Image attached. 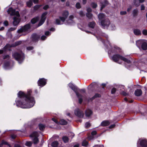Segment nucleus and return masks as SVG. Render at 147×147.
Here are the masks:
<instances>
[{"label":"nucleus","mask_w":147,"mask_h":147,"mask_svg":"<svg viewBox=\"0 0 147 147\" xmlns=\"http://www.w3.org/2000/svg\"><path fill=\"white\" fill-rule=\"evenodd\" d=\"M32 90L28 89L27 92L20 91L17 94L15 102L16 106L22 108H29L33 107L35 102L31 96Z\"/></svg>","instance_id":"nucleus-1"},{"label":"nucleus","mask_w":147,"mask_h":147,"mask_svg":"<svg viewBox=\"0 0 147 147\" xmlns=\"http://www.w3.org/2000/svg\"><path fill=\"white\" fill-rule=\"evenodd\" d=\"M12 57L20 63H22L25 59L24 54H20L17 52H15L12 54Z\"/></svg>","instance_id":"nucleus-2"},{"label":"nucleus","mask_w":147,"mask_h":147,"mask_svg":"<svg viewBox=\"0 0 147 147\" xmlns=\"http://www.w3.org/2000/svg\"><path fill=\"white\" fill-rule=\"evenodd\" d=\"M31 28V26L30 23L26 24L24 25L21 26L20 28L17 31V32L19 34L23 32H28Z\"/></svg>","instance_id":"nucleus-3"},{"label":"nucleus","mask_w":147,"mask_h":147,"mask_svg":"<svg viewBox=\"0 0 147 147\" xmlns=\"http://www.w3.org/2000/svg\"><path fill=\"white\" fill-rule=\"evenodd\" d=\"M68 86L69 88L75 92L78 98H80V97L82 98V95L79 93L78 90L79 89L78 88L77 86H75L71 83H69L68 84Z\"/></svg>","instance_id":"nucleus-4"},{"label":"nucleus","mask_w":147,"mask_h":147,"mask_svg":"<svg viewBox=\"0 0 147 147\" xmlns=\"http://www.w3.org/2000/svg\"><path fill=\"white\" fill-rule=\"evenodd\" d=\"M137 147H147V139L146 138L139 139L137 143Z\"/></svg>","instance_id":"nucleus-5"},{"label":"nucleus","mask_w":147,"mask_h":147,"mask_svg":"<svg viewBox=\"0 0 147 147\" xmlns=\"http://www.w3.org/2000/svg\"><path fill=\"white\" fill-rule=\"evenodd\" d=\"M7 12L11 16H16L18 17L20 16L19 12L18 11H16L15 9H13L12 7L9 8Z\"/></svg>","instance_id":"nucleus-6"},{"label":"nucleus","mask_w":147,"mask_h":147,"mask_svg":"<svg viewBox=\"0 0 147 147\" xmlns=\"http://www.w3.org/2000/svg\"><path fill=\"white\" fill-rule=\"evenodd\" d=\"M30 137L31 138L34 137L33 141V143L35 144H36L38 143L39 141L38 138V133L36 131L33 132L30 135Z\"/></svg>","instance_id":"nucleus-7"},{"label":"nucleus","mask_w":147,"mask_h":147,"mask_svg":"<svg viewBox=\"0 0 147 147\" xmlns=\"http://www.w3.org/2000/svg\"><path fill=\"white\" fill-rule=\"evenodd\" d=\"M69 15L68 11L67 10H65L63 11L62 14L63 16H59V18L62 22H64L68 17Z\"/></svg>","instance_id":"nucleus-8"},{"label":"nucleus","mask_w":147,"mask_h":147,"mask_svg":"<svg viewBox=\"0 0 147 147\" xmlns=\"http://www.w3.org/2000/svg\"><path fill=\"white\" fill-rule=\"evenodd\" d=\"M40 38V36L36 33L33 34L31 36V41L34 42H37Z\"/></svg>","instance_id":"nucleus-9"},{"label":"nucleus","mask_w":147,"mask_h":147,"mask_svg":"<svg viewBox=\"0 0 147 147\" xmlns=\"http://www.w3.org/2000/svg\"><path fill=\"white\" fill-rule=\"evenodd\" d=\"M100 24L103 27H108L110 24V22L109 19L107 18L103 20H102L100 22Z\"/></svg>","instance_id":"nucleus-10"},{"label":"nucleus","mask_w":147,"mask_h":147,"mask_svg":"<svg viewBox=\"0 0 147 147\" xmlns=\"http://www.w3.org/2000/svg\"><path fill=\"white\" fill-rule=\"evenodd\" d=\"M122 56L119 54H115L112 57V59L114 62L119 63L118 61L119 59H121Z\"/></svg>","instance_id":"nucleus-11"},{"label":"nucleus","mask_w":147,"mask_h":147,"mask_svg":"<svg viewBox=\"0 0 147 147\" xmlns=\"http://www.w3.org/2000/svg\"><path fill=\"white\" fill-rule=\"evenodd\" d=\"M38 86L42 87L45 86L47 84V80L45 78H40L38 81Z\"/></svg>","instance_id":"nucleus-12"},{"label":"nucleus","mask_w":147,"mask_h":147,"mask_svg":"<svg viewBox=\"0 0 147 147\" xmlns=\"http://www.w3.org/2000/svg\"><path fill=\"white\" fill-rule=\"evenodd\" d=\"M74 113L76 116L79 118H82L83 117L84 115V113L78 109H77L75 110Z\"/></svg>","instance_id":"nucleus-13"},{"label":"nucleus","mask_w":147,"mask_h":147,"mask_svg":"<svg viewBox=\"0 0 147 147\" xmlns=\"http://www.w3.org/2000/svg\"><path fill=\"white\" fill-rule=\"evenodd\" d=\"M138 43L141 44V48L143 50H147V43L145 42H142L141 40H139L137 41Z\"/></svg>","instance_id":"nucleus-14"},{"label":"nucleus","mask_w":147,"mask_h":147,"mask_svg":"<svg viewBox=\"0 0 147 147\" xmlns=\"http://www.w3.org/2000/svg\"><path fill=\"white\" fill-rule=\"evenodd\" d=\"M20 19L17 17H14L13 18V24L14 26L18 25L20 22Z\"/></svg>","instance_id":"nucleus-15"},{"label":"nucleus","mask_w":147,"mask_h":147,"mask_svg":"<svg viewBox=\"0 0 147 147\" xmlns=\"http://www.w3.org/2000/svg\"><path fill=\"white\" fill-rule=\"evenodd\" d=\"M98 17L99 21L101 22L102 20H103L105 18H107L105 16V15L103 13H99L98 16Z\"/></svg>","instance_id":"nucleus-16"},{"label":"nucleus","mask_w":147,"mask_h":147,"mask_svg":"<svg viewBox=\"0 0 147 147\" xmlns=\"http://www.w3.org/2000/svg\"><path fill=\"white\" fill-rule=\"evenodd\" d=\"M39 20V17L38 16L35 17L31 20L30 22L32 24H34L37 22Z\"/></svg>","instance_id":"nucleus-17"},{"label":"nucleus","mask_w":147,"mask_h":147,"mask_svg":"<svg viewBox=\"0 0 147 147\" xmlns=\"http://www.w3.org/2000/svg\"><path fill=\"white\" fill-rule=\"evenodd\" d=\"M134 94L136 96H140L142 94V90L140 89H136L135 91Z\"/></svg>","instance_id":"nucleus-18"},{"label":"nucleus","mask_w":147,"mask_h":147,"mask_svg":"<svg viewBox=\"0 0 147 147\" xmlns=\"http://www.w3.org/2000/svg\"><path fill=\"white\" fill-rule=\"evenodd\" d=\"M93 113L92 111L90 109L86 110L85 111V114L86 116L87 117H89Z\"/></svg>","instance_id":"nucleus-19"},{"label":"nucleus","mask_w":147,"mask_h":147,"mask_svg":"<svg viewBox=\"0 0 147 147\" xmlns=\"http://www.w3.org/2000/svg\"><path fill=\"white\" fill-rule=\"evenodd\" d=\"M101 97V95L100 94L98 93H96L93 97L89 99V100L91 101H92L96 98H100Z\"/></svg>","instance_id":"nucleus-20"},{"label":"nucleus","mask_w":147,"mask_h":147,"mask_svg":"<svg viewBox=\"0 0 147 147\" xmlns=\"http://www.w3.org/2000/svg\"><path fill=\"white\" fill-rule=\"evenodd\" d=\"M109 3L107 1L105 0L103 3H102L101 5L100 10H102L106 6L108 5Z\"/></svg>","instance_id":"nucleus-21"},{"label":"nucleus","mask_w":147,"mask_h":147,"mask_svg":"<svg viewBox=\"0 0 147 147\" xmlns=\"http://www.w3.org/2000/svg\"><path fill=\"white\" fill-rule=\"evenodd\" d=\"M46 20V18H44V19L41 18L38 24L36 25V28H37L38 27L41 26L42 24H44V22H45Z\"/></svg>","instance_id":"nucleus-22"},{"label":"nucleus","mask_w":147,"mask_h":147,"mask_svg":"<svg viewBox=\"0 0 147 147\" xmlns=\"http://www.w3.org/2000/svg\"><path fill=\"white\" fill-rule=\"evenodd\" d=\"M134 33L136 35L139 36L141 35L140 30L138 29H135L134 30Z\"/></svg>","instance_id":"nucleus-23"},{"label":"nucleus","mask_w":147,"mask_h":147,"mask_svg":"<svg viewBox=\"0 0 147 147\" xmlns=\"http://www.w3.org/2000/svg\"><path fill=\"white\" fill-rule=\"evenodd\" d=\"M109 122L107 120L103 121L101 123V125L103 127L108 126L110 124Z\"/></svg>","instance_id":"nucleus-24"},{"label":"nucleus","mask_w":147,"mask_h":147,"mask_svg":"<svg viewBox=\"0 0 147 147\" xmlns=\"http://www.w3.org/2000/svg\"><path fill=\"white\" fill-rule=\"evenodd\" d=\"M67 122L65 120L63 119H60L59 123L62 125H65L67 124Z\"/></svg>","instance_id":"nucleus-25"},{"label":"nucleus","mask_w":147,"mask_h":147,"mask_svg":"<svg viewBox=\"0 0 147 147\" xmlns=\"http://www.w3.org/2000/svg\"><path fill=\"white\" fill-rule=\"evenodd\" d=\"M38 127L39 130L43 131L45 129L46 126L45 125L40 123L38 124Z\"/></svg>","instance_id":"nucleus-26"},{"label":"nucleus","mask_w":147,"mask_h":147,"mask_svg":"<svg viewBox=\"0 0 147 147\" xmlns=\"http://www.w3.org/2000/svg\"><path fill=\"white\" fill-rule=\"evenodd\" d=\"M12 47H13V44H7L3 48L5 51H6L7 49L9 48H10Z\"/></svg>","instance_id":"nucleus-27"},{"label":"nucleus","mask_w":147,"mask_h":147,"mask_svg":"<svg viewBox=\"0 0 147 147\" xmlns=\"http://www.w3.org/2000/svg\"><path fill=\"white\" fill-rule=\"evenodd\" d=\"M95 25V22L93 21L90 22L88 24V26L89 27L94 28Z\"/></svg>","instance_id":"nucleus-28"},{"label":"nucleus","mask_w":147,"mask_h":147,"mask_svg":"<svg viewBox=\"0 0 147 147\" xmlns=\"http://www.w3.org/2000/svg\"><path fill=\"white\" fill-rule=\"evenodd\" d=\"M62 140L65 143L68 142L69 140L68 137L66 136H63L62 138Z\"/></svg>","instance_id":"nucleus-29"},{"label":"nucleus","mask_w":147,"mask_h":147,"mask_svg":"<svg viewBox=\"0 0 147 147\" xmlns=\"http://www.w3.org/2000/svg\"><path fill=\"white\" fill-rule=\"evenodd\" d=\"M138 14V11L137 9H135L133 10L132 12L133 16L134 17H136Z\"/></svg>","instance_id":"nucleus-30"},{"label":"nucleus","mask_w":147,"mask_h":147,"mask_svg":"<svg viewBox=\"0 0 147 147\" xmlns=\"http://www.w3.org/2000/svg\"><path fill=\"white\" fill-rule=\"evenodd\" d=\"M121 58H122L121 60H123L124 61L128 63H130L131 62L130 60L127 59V58L124 57L122 56Z\"/></svg>","instance_id":"nucleus-31"},{"label":"nucleus","mask_w":147,"mask_h":147,"mask_svg":"<svg viewBox=\"0 0 147 147\" xmlns=\"http://www.w3.org/2000/svg\"><path fill=\"white\" fill-rule=\"evenodd\" d=\"M59 143L57 141L53 142L51 143V146L53 147H57Z\"/></svg>","instance_id":"nucleus-32"},{"label":"nucleus","mask_w":147,"mask_h":147,"mask_svg":"<svg viewBox=\"0 0 147 147\" xmlns=\"http://www.w3.org/2000/svg\"><path fill=\"white\" fill-rule=\"evenodd\" d=\"M97 85V84L96 83H92L90 85H89L88 89L91 88H95Z\"/></svg>","instance_id":"nucleus-33"},{"label":"nucleus","mask_w":147,"mask_h":147,"mask_svg":"<svg viewBox=\"0 0 147 147\" xmlns=\"http://www.w3.org/2000/svg\"><path fill=\"white\" fill-rule=\"evenodd\" d=\"M22 43V42L21 41H19L16 42L15 43H13L14 47L21 45Z\"/></svg>","instance_id":"nucleus-34"},{"label":"nucleus","mask_w":147,"mask_h":147,"mask_svg":"<svg viewBox=\"0 0 147 147\" xmlns=\"http://www.w3.org/2000/svg\"><path fill=\"white\" fill-rule=\"evenodd\" d=\"M4 67L7 68L10 66V62L9 61H5L4 63Z\"/></svg>","instance_id":"nucleus-35"},{"label":"nucleus","mask_w":147,"mask_h":147,"mask_svg":"<svg viewBox=\"0 0 147 147\" xmlns=\"http://www.w3.org/2000/svg\"><path fill=\"white\" fill-rule=\"evenodd\" d=\"M86 15L87 17L89 19H92L93 16V15L90 13H87Z\"/></svg>","instance_id":"nucleus-36"},{"label":"nucleus","mask_w":147,"mask_h":147,"mask_svg":"<svg viewBox=\"0 0 147 147\" xmlns=\"http://www.w3.org/2000/svg\"><path fill=\"white\" fill-rule=\"evenodd\" d=\"M88 144V142L86 140H84L82 143V146H87Z\"/></svg>","instance_id":"nucleus-37"},{"label":"nucleus","mask_w":147,"mask_h":147,"mask_svg":"<svg viewBox=\"0 0 147 147\" xmlns=\"http://www.w3.org/2000/svg\"><path fill=\"white\" fill-rule=\"evenodd\" d=\"M27 6L29 7H31L33 5V3L31 1H28L26 2Z\"/></svg>","instance_id":"nucleus-38"},{"label":"nucleus","mask_w":147,"mask_h":147,"mask_svg":"<svg viewBox=\"0 0 147 147\" xmlns=\"http://www.w3.org/2000/svg\"><path fill=\"white\" fill-rule=\"evenodd\" d=\"M41 5H36L34 7V10H37L39 8Z\"/></svg>","instance_id":"nucleus-39"},{"label":"nucleus","mask_w":147,"mask_h":147,"mask_svg":"<svg viewBox=\"0 0 147 147\" xmlns=\"http://www.w3.org/2000/svg\"><path fill=\"white\" fill-rule=\"evenodd\" d=\"M91 5L93 9L96 8L97 6V3L94 2L92 3L91 4Z\"/></svg>","instance_id":"nucleus-40"},{"label":"nucleus","mask_w":147,"mask_h":147,"mask_svg":"<svg viewBox=\"0 0 147 147\" xmlns=\"http://www.w3.org/2000/svg\"><path fill=\"white\" fill-rule=\"evenodd\" d=\"M1 144H4L6 145H7L9 147H10L11 146V145L9 144L7 142L4 140H3L2 141Z\"/></svg>","instance_id":"nucleus-41"},{"label":"nucleus","mask_w":147,"mask_h":147,"mask_svg":"<svg viewBox=\"0 0 147 147\" xmlns=\"http://www.w3.org/2000/svg\"><path fill=\"white\" fill-rule=\"evenodd\" d=\"M133 2L134 5L138 7L139 5V3L138 0H134Z\"/></svg>","instance_id":"nucleus-42"},{"label":"nucleus","mask_w":147,"mask_h":147,"mask_svg":"<svg viewBox=\"0 0 147 147\" xmlns=\"http://www.w3.org/2000/svg\"><path fill=\"white\" fill-rule=\"evenodd\" d=\"M47 12L46 11L43 13L42 15L41 16V18L44 19L46 18V16L47 15Z\"/></svg>","instance_id":"nucleus-43"},{"label":"nucleus","mask_w":147,"mask_h":147,"mask_svg":"<svg viewBox=\"0 0 147 147\" xmlns=\"http://www.w3.org/2000/svg\"><path fill=\"white\" fill-rule=\"evenodd\" d=\"M32 143L30 141H27L25 144V145L28 147H30L32 145Z\"/></svg>","instance_id":"nucleus-44"},{"label":"nucleus","mask_w":147,"mask_h":147,"mask_svg":"<svg viewBox=\"0 0 147 147\" xmlns=\"http://www.w3.org/2000/svg\"><path fill=\"white\" fill-rule=\"evenodd\" d=\"M55 24L58 25L61 24L60 20L59 19H56L55 20Z\"/></svg>","instance_id":"nucleus-45"},{"label":"nucleus","mask_w":147,"mask_h":147,"mask_svg":"<svg viewBox=\"0 0 147 147\" xmlns=\"http://www.w3.org/2000/svg\"><path fill=\"white\" fill-rule=\"evenodd\" d=\"M3 59H9L10 58V56L9 55H4L3 56Z\"/></svg>","instance_id":"nucleus-46"},{"label":"nucleus","mask_w":147,"mask_h":147,"mask_svg":"<svg viewBox=\"0 0 147 147\" xmlns=\"http://www.w3.org/2000/svg\"><path fill=\"white\" fill-rule=\"evenodd\" d=\"M76 8L78 9H80L81 8V6L79 2H77L76 5Z\"/></svg>","instance_id":"nucleus-47"},{"label":"nucleus","mask_w":147,"mask_h":147,"mask_svg":"<svg viewBox=\"0 0 147 147\" xmlns=\"http://www.w3.org/2000/svg\"><path fill=\"white\" fill-rule=\"evenodd\" d=\"M85 127L86 128H89L91 126L90 123L88 122H87L85 123Z\"/></svg>","instance_id":"nucleus-48"},{"label":"nucleus","mask_w":147,"mask_h":147,"mask_svg":"<svg viewBox=\"0 0 147 147\" xmlns=\"http://www.w3.org/2000/svg\"><path fill=\"white\" fill-rule=\"evenodd\" d=\"M116 90V89L115 88H113L111 90V93L112 94H114Z\"/></svg>","instance_id":"nucleus-49"},{"label":"nucleus","mask_w":147,"mask_h":147,"mask_svg":"<svg viewBox=\"0 0 147 147\" xmlns=\"http://www.w3.org/2000/svg\"><path fill=\"white\" fill-rule=\"evenodd\" d=\"M142 34L145 36H147V30L144 29L142 31Z\"/></svg>","instance_id":"nucleus-50"},{"label":"nucleus","mask_w":147,"mask_h":147,"mask_svg":"<svg viewBox=\"0 0 147 147\" xmlns=\"http://www.w3.org/2000/svg\"><path fill=\"white\" fill-rule=\"evenodd\" d=\"M49 8V5H46L43 7V9L44 10H47Z\"/></svg>","instance_id":"nucleus-51"},{"label":"nucleus","mask_w":147,"mask_h":147,"mask_svg":"<svg viewBox=\"0 0 147 147\" xmlns=\"http://www.w3.org/2000/svg\"><path fill=\"white\" fill-rule=\"evenodd\" d=\"M94 138V136H92V135L89 136L88 137V140H93V139Z\"/></svg>","instance_id":"nucleus-52"},{"label":"nucleus","mask_w":147,"mask_h":147,"mask_svg":"<svg viewBox=\"0 0 147 147\" xmlns=\"http://www.w3.org/2000/svg\"><path fill=\"white\" fill-rule=\"evenodd\" d=\"M34 47L32 46L28 47L26 48V49L28 50H31L33 49Z\"/></svg>","instance_id":"nucleus-53"},{"label":"nucleus","mask_w":147,"mask_h":147,"mask_svg":"<svg viewBox=\"0 0 147 147\" xmlns=\"http://www.w3.org/2000/svg\"><path fill=\"white\" fill-rule=\"evenodd\" d=\"M52 120L56 123L57 124H59V121H58L55 118H53L52 119Z\"/></svg>","instance_id":"nucleus-54"},{"label":"nucleus","mask_w":147,"mask_h":147,"mask_svg":"<svg viewBox=\"0 0 147 147\" xmlns=\"http://www.w3.org/2000/svg\"><path fill=\"white\" fill-rule=\"evenodd\" d=\"M96 134H97V132L96 131H93L91 132V135H92V136H93L94 135H96Z\"/></svg>","instance_id":"nucleus-55"},{"label":"nucleus","mask_w":147,"mask_h":147,"mask_svg":"<svg viewBox=\"0 0 147 147\" xmlns=\"http://www.w3.org/2000/svg\"><path fill=\"white\" fill-rule=\"evenodd\" d=\"M46 36H45L43 35L41 36L40 38V39L42 40H44L46 39Z\"/></svg>","instance_id":"nucleus-56"},{"label":"nucleus","mask_w":147,"mask_h":147,"mask_svg":"<svg viewBox=\"0 0 147 147\" xmlns=\"http://www.w3.org/2000/svg\"><path fill=\"white\" fill-rule=\"evenodd\" d=\"M16 137V136L15 134H11V138L12 139H15Z\"/></svg>","instance_id":"nucleus-57"},{"label":"nucleus","mask_w":147,"mask_h":147,"mask_svg":"<svg viewBox=\"0 0 147 147\" xmlns=\"http://www.w3.org/2000/svg\"><path fill=\"white\" fill-rule=\"evenodd\" d=\"M83 99L82 98V97L79 98V99H78V102H79V103L80 104H81L83 102Z\"/></svg>","instance_id":"nucleus-58"},{"label":"nucleus","mask_w":147,"mask_h":147,"mask_svg":"<svg viewBox=\"0 0 147 147\" xmlns=\"http://www.w3.org/2000/svg\"><path fill=\"white\" fill-rule=\"evenodd\" d=\"M81 17H83L85 16V15L82 11H80L79 13Z\"/></svg>","instance_id":"nucleus-59"},{"label":"nucleus","mask_w":147,"mask_h":147,"mask_svg":"<svg viewBox=\"0 0 147 147\" xmlns=\"http://www.w3.org/2000/svg\"><path fill=\"white\" fill-rule=\"evenodd\" d=\"M127 13V12L126 11H121L120 12V14L121 15H125Z\"/></svg>","instance_id":"nucleus-60"},{"label":"nucleus","mask_w":147,"mask_h":147,"mask_svg":"<svg viewBox=\"0 0 147 147\" xmlns=\"http://www.w3.org/2000/svg\"><path fill=\"white\" fill-rule=\"evenodd\" d=\"M92 9L90 7L86 9V11L87 12V13H90L92 11Z\"/></svg>","instance_id":"nucleus-61"},{"label":"nucleus","mask_w":147,"mask_h":147,"mask_svg":"<svg viewBox=\"0 0 147 147\" xmlns=\"http://www.w3.org/2000/svg\"><path fill=\"white\" fill-rule=\"evenodd\" d=\"M121 94L124 96H126L128 95V94L125 91H123L121 92Z\"/></svg>","instance_id":"nucleus-62"},{"label":"nucleus","mask_w":147,"mask_h":147,"mask_svg":"<svg viewBox=\"0 0 147 147\" xmlns=\"http://www.w3.org/2000/svg\"><path fill=\"white\" fill-rule=\"evenodd\" d=\"M132 8V6L131 5H130L129 7H128L127 9V11L128 12H129L131 10Z\"/></svg>","instance_id":"nucleus-63"},{"label":"nucleus","mask_w":147,"mask_h":147,"mask_svg":"<svg viewBox=\"0 0 147 147\" xmlns=\"http://www.w3.org/2000/svg\"><path fill=\"white\" fill-rule=\"evenodd\" d=\"M4 25L5 26H7L8 25L9 23L7 21H5L4 22Z\"/></svg>","instance_id":"nucleus-64"}]
</instances>
